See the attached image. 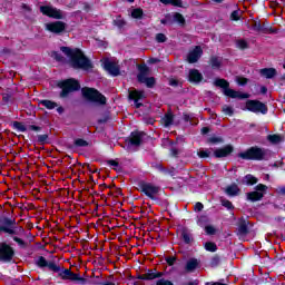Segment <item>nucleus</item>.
I'll list each match as a JSON object with an SVG mask.
<instances>
[{
	"label": "nucleus",
	"mask_w": 285,
	"mask_h": 285,
	"mask_svg": "<svg viewBox=\"0 0 285 285\" xmlns=\"http://www.w3.org/2000/svg\"><path fill=\"white\" fill-rule=\"evenodd\" d=\"M219 264H222V256H219V254H215L209 262V266L210 268H217V266H219Z\"/></svg>",
	"instance_id": "obj_36"
},
{
	"label": "nucleus",
	"mask_w": 285,
	"mask_h": 285,
	"mask_svg": "<svg viewBox=\"0 0 285 285\" xmlns=\"http://www.w3.org/2000/svg\"><path fill=\"white\" fill-rule=\"evenodd\" d=\"M12 129L18 130L19 132H26V130H28V128H26V125H23V122L20 121H13Z\"/></svg>",
	"instance_id": "obj_40"
},
{
	"label": "nucleus",
	"mask_w": 285,
	"mask_h": 285,
	"mask_svg": "<svg viewBox=\"0 0 285 285\" xmlns=\"http://www.w3.org/2000/svg\"><path fill=\"white\" fill-rule=\"evenodd\" d=\"M267 190L268 186L264 184H258L254 187V191H249L246 194V199L247 202H252L253 204H255V202H262Z\"/></svg>",
	"instance_id": "obj_9"
},
{
	"label": "nucleus",
	"mask_w": 285,
	"mask_h": 285,
	"mask_svg": "<svg viewBox=\"0 0 285 285\" xmlns=\"http://www.w3.org/2000/svg\"><path fill=\"white\" fill-rule=\"evenodd\" d=\"M205 233L206 235H215L217 233V229L212 225H207L205 226Z\"/></svg>",
	"instance_id": "obj_53"
},
{
	"label": "nucleus",
	"mask_w": 285,
	"mask_h": 285,
	"mask_svg": "<svg viewBox=\"0 0 285 285\" xmlns=\"http://www.w3.org/2000/svg\"><path fill=\"white\" fill-rule=\"evenodd\" d=\"M204 81V75L199 72L197 69H190L188 75V82L189 83H202Z\"/></svg>",
	"instance_id": "obj_19"
},
{
	"label": "nucleus",
	"mask_w": 285,
	"mask_h": 285,
	"mask_svg": "<svg viewBox=\"0 0 285 285\" xmlns=\"http://www.w3.org/2000/svg\"><path fill=\"white\" fill-rule=\"evenodd\" d=\"M114 26H116L117 28L121 29L126 26V21L121 18V16H118L115 20H114Z\"/></svg>",
	"instance_id": "obj_48"
},
{
	"label": "nucleus",
	"mask_w": 285,
	"mask_h": 285,
	"mask_svg": "<svg viewBox=\"0 0 285 285\" xmlns=\"http://www.w3.org/2000/svg\"><path fill=\"white\" fill-rule=\"evenodd\" d=\"M225 193L229 197H237V195H239V193H240V189H239V186H237V184H232V185L227 186Z\"/></svg>",
	"instance_id": "obj_26"
},
{
	"label": "nucleus",
	"mask_w": 285,
	"mask_h": 285,
	"mask_svg": "<svg viewBox=\"0 0 285 285\" xmlns=\"http://www.w3.org/2000/svg\"><path fill=\"white\" fill-rule=\"evenodd\" d=\"M138 83H145L147 86V88H155V86L157 83V79H155V77L146 76L141 80H138Z\"/></svg>",
	"instance_id": "obj_30"
},
{
	"label": "nucleus",
	"mask_w": 285,
	"mask_h": 285,
	"mask_svg": "<svg viewBox=\"0 0 285 285\" xmlns=\"http://www.w3.org/2000/svg\"><path fill=\"white\" fill-rule=\"evenodd\" d=\"M244 180H245V184L247 186H255V184H257V181H259V179H257V177L250 175V174H247L245 177H244Z\"/></svg>",
	"instance_id": "obj_38"
},
{
	"label": "nucleus",
	"mask_w": 285,
	"mask_h": 285,
	"mask_svg": "<svg viewBox=\"0 0 285 285\" xmlns=\"http://www.w3.org/2000/svg\"><path fill=\"white\" fill-rule=\"evenodd\" d=\"M198 226H208L210 224V218L207 215L199 216L197 220Z\"/></svg>",
	"instance_id": "obj_43"
},
{
	"label": "nucleus",
	"mask_w": 285,
	"mask_h": 285,
	"mask_svg": "<svg viewBox=\"0 0 285 285\" xmlns=\"http://www.w3.org/2000/svg\"><path fill=\"white\" fill-rule=\"evenodd\" d=\"M132 19H144V9L136 8L131 11Z\"/></svg>",
	"instance_id": "obj_41"
},
{
	"label": "nucleus",
	"mask_w": 285,
	"mask_h": 285,
	"mask_svg": "<svg viewBox=\"0 0 285 285\" xmlns=\"http://www.w3.org/2000/svg\"><path fill=\"white\" fill-rule=\"evenodd\" d=\"M195 213H202L204 210V204L202 202H197L194 206Z\"/></svg>",
	"instance_id": "obj_61"
},
{
	"label": "nucleus",
	"mask_w": 285,
	"mask_h": 285,
	"mask_svg": "<svg viewBox=\"0 0 285 285\" xmlns=\"http://www.w3.org/2000/svg\"><path fill=\"white\" fill-rule=\"evenodd\" d=\"M236 83H238V86H246L248 83V78H246V77H237L236 78Z\"/></svg>",
	"instance_id": "obj_57"
},
{
	"label": "nucleus",
	"mask_w": 285,
	"mask_h": 285,
	"mask_svg": "<svg viewBox=\"0 0 285 285\" xmlns=\"http://www.w3.org/2000/svg\"><path fill=\"white\" fill-rule=\"evenodd\" d=\"M53 273H58V276L61 277L65 282H67V279L70 277V274L72 273V269L70 268H66V269H61L59 272H53Z\"/></svg>",
	"instance_id": "obj_37"
},
{
	"label": "nucleus",
	"mask_w": 285,
	"mask_h": 285,
	"mask_svg": "<svg viewBox=\"0 0 285 285\" xmlns=\"http://www.w3.org/2000/svg\"><path fill=\"white\" fill-rule=\"evenodd\" d=\"M40 106H43L45 108H47V110H55V108H57V102L52 101V100H40Z\"/></svg>",
	"instance_id": "obj_34"
},
{
	"label": "nucleus",
	"mask_w": 285,
	"mask_h": 285,
	"mask_svg": "<svg viewBox=\"0 0 285 285\" xmlns=\"http://www.w3.org/2000/svg\"><path fill=\"white\" fill-rule=\"evenodd\" d=\"M165 262L168 266H175V262H177L176 256H166Z\"/></svg>",
	"instance_id": "obj_52"
},
{
	"label": "nucleus",
	"mask_w": 285,
	"mask_h": 285,
	"mask_svg": "<svg viewBox=\"0 0 285 285\" xmlns=\"http://www.w3.org/2000/svg\"><path fill=\"white\" fill-rule=\"evenodd\" d=\"M267 141L276 146L277 144H282V141H284V137H282L279 134H272L267 136Z\"/></svg>",
	"instance_id": "obj_31"
},
{
	"label": "nucleus",
	"mask_w": 285,
	"mask_h": 285,
	"mask_svg": "<svg viewBox=\"0 0 285 285\" xmlns=\"http://www.w3.org/2000/svg\"><path fill=\"white\" fill-rule=\"evenodd\" d=\"M14 258V248L7 243H0V262L10 263Z\"/></svg>",
	"instance_id": "obj_12"
},
{
	"label": "nucleus",
	"mask_w": 285,
	"mask_h": 285,
	"mask_svg": "<svg viewBox=\"0 0 285 285\" xmlns=\"http://www.w3.org/2000/svg\"><path fill=\"white\" fill-rule=\"evenodd\" d=\"M36 266H38V268H49V271H52V273H59V271H61V266L55 264L52 261L48 262L43 256L38 257L36 261Z\"/></svg>",
	"instance_id": "obj_14"
},
{
	"label": "nucleus",
	"mask_w": 285,
	"mask_h": 285,
	"mask_svg": "<svg viewBox=\"0 0 285 285\" xmlns=\"http://www.w3.org/2000/svg\"><path fill=\"white\" fill-rule=\"evenodd\" d=\"M88 146H90V142L86 139L77 138L73 140V144L68 145L67 148H69V150H75V148H88Z\"/></svg>",
	"instance_id": "obj_21"
},
{
	"label": "nucleus",
	"mask_w": 285,
	"mask_h": 285,
	"mask_svg": "<svg viewBox=\"0 0 285 285\" xmlns=\"http://www.w3.org/2000/svg\"><path fill=\"white\" fill-rule=\"evenodd\" d=\"M144 137H146V132L135 130L130 132V136L127 139V142L129 144V146H141L144 141Z\"/></svg>",
	"instance_id": "obj_15"
},
{
	"label": "nucleus",
	"mask_w": 285,
	"mask_h": 285,
	"mask_svg": "<svg viewBox=\"0 0 285 285\" xmlns=\"http://www.w3.org/2000/svg\"><path fill=\"white\" fill-rule=\"evenodd\" d=\"M209 63L213 70H219V68H222V60L217 56H212Z\"/></svg>",
	"instance_id": "obj_33"
},
{
	"label": "nucleus",
	"mask_w": 285,
	"mask_h": 285,
	"mask_svg": "<svg viewBox=\"0 0 285 285\" xmlns=\"http://www.w3.org/2000/svg\"><path fill=\"white\" fill-rule=\"evenodd\" d=\"M13 242H16V244H18L21 248H26L27 244H26V240L17 237V236H13L12 237Z\"/></svg>",
	"instance_id": "obj_56"
},
{
	"label": "nucleus",
	"mask_w": 285,
	"mask_h": 285,
	"mask_svg": "<svg viewBox=\"0 0 285 285\" xmlns=\"http://www.w3.org/2000/svg\"><path fill=\"white\" fill-rule=\"evenodd\" d=\"M202 55H204V49H202V46H196L187 55L188 63H197V61H199V59H202Z\"/></svg>",
	"instance_id": "obj_17"
},
{
	"label": "nucleus",
	"mask_w": 285,
	"mask_h": 285,
	"mask_svg": "<svg viewBox=\"0 0 285 285\" xmlns=\"http://www.w3.org/2000/svg\"><path fill=\"white\" fill-rule=\"evenodd\" d=\"M214 86L216 88H222L225 97H229V99H250V94L236 91L235 89H230V82L224 78H216L214 80Z\"/></svg>",
	"instance_id": "obj_3"
},
{
	"label": "nucleus",
	"mask_w": 285,
	"mask_h": 285,
	"mask_svg": "<svg viewBox=\"0 0 285 285\" xmlns=\"http://www.w3.org/2000/svg\"><path fill=\"white\" fill-rule=\"evenodd\" d=\"M238 233L239 235H248V222L244 218H240L238 222Z\"/></svg>",
	"instance_id": "obj_27"
},
{
	"label": "nucleus",
	"mask_w": 285,
	"mask_h": 285,
	"mask_svg": "<svg viewBox=\"0 0 285 285\" xmlns=\"http://www.w3.org/2000/svg\"><path fill=\"white\" fill-rule=\"evenodd\" d=\"M81 95L83 100L89 104H96V106H106V104H108L106 96L92 87H83Z\"/></svg>",
	"instance_id": "obj_5"
},
{
	"label": "nucleus",
	"mask_w": 285,
	"mask_h": 285,
	"mask_svg": "<svg viewBox=\"0 0 285 285\" xmlns=\"http://www.w3.org/2000/svg\"><path fill=\"white\" fill-rule=\"evenodd\" d=\"M170 157H175V158L179 157V149L173 147L170 149Z\"/></svg>",
	"instance_id": "obj_63"
},
{
	"label": "nucleus",
	"mask_w": 285,
	"mask_h": 285,
	"mask_svg": "<svg viewBox=\"0 0 285 285\" xmlns=\"http://www.w3.org/2000/svg\"><path fill=\"white\" fill-rule=\"evenodd\" d=\"M197 155L200 159H208V157H210V153L208 151V149L200 150L197 153Z\"/></svg>",
	"instance_id": "obj_55"
},
{
	"label": "nucleus",
	"mask_w": 285,
	"mask_h": 285,
	"mask_svg": "<svg viewBox=\"0 0 285 285\" xmlns=\"http://www.w3.org/2000/svg\"><path fill=\"white\" fill-rule=\"evenodd\" d=\"M164 120V126L165 128H168L170 126H173L174 121H175V115L173 114V111H167L163 118Z\"/></svg>",
	"instance_id": "obj_29"
},
{
	"label": "nucleus",
	"mask_w": 285,
	"mask_h": 285,
	"mask_svg": "<svg viewBox=\"0 0 285 285\" xmlns=\"http://www.w3.org/2000/svg\"><path fill=\"white\" fill-rule=\"evenodd\" d=\"M220 204H222V206H224V208H227V210H235V206L228 199H222Z\"/></svg>",
	"instance_id": "obj_49"
},
{
	"label": "nucleus",
	"mask_w": 285,
	"mask_h": 285,
	"mask_svg": "<svg viewBox=\"0 0 285 285\" xmlns=\"http://www.w3.org/2000/svg\"><path fill=\"white\" fill-rule=\"evenodd\" d=\"M204 248L205 250H207L208 253H217V244L214 242H206L204 244Z\"/></svg>",
	"instance_id": "obj_39"
},
{
	"label": "nucleus",
	"mask_w": 285,
	"mask_h": 285,
	"mask_svg": "<svg viewBox=\"0 0 285 285\" xmlns=\"http://www.w3.org/2000/svg\"><path fill=\"white\" fill-rule=\"evenodd\" d=\"M17 228L19 232H17ZM0 233H7L8 235H19V233H26L22 226L17 227V219L8 216L0 217Z\"/></svg>",
	"instance_id": "obj_6"
},
{
	"label": "nucleus",
	"mask_w": 285,
	"mask_h": 285,
	"mask_svg": "<svg viewBox=\"0 0 285 285\" xmlns=\"http://www.w3.org/2000/svg\"><path fill=\"white\" fill-rule=\"evenodd\" d=\"M236 48H238V50H248V41L245 39H238L236 41Z\"/></svg>",
	"instance_id": "obj_42"
},
{
	"label": "nucleus",
	"mask_w": 285,
	"mask_h": 285,
	"mask_svg": "<svg viewBox=\"0 0 285 285\" xmlns=\"http://www.w3.org/2000/svg\"><path fill=\"white\" fill-rule=\"evenodd\" d=\"M57 87L61 90L59 92V98L68 99L72 92H79V90H81V82L75 78H67L58 81Z\"/></svg>",
	"instance_id": "obj_2"
},
{
	"label": "nucleus",
	"mask_w": 285,
	"mask_h": 285,
	"mask_svg": "<svg viewBox=\"0 0 285 285\" xmlns=\"http://www.w3.org/2000/svg\"><path fill=\"white\" fill-rule=\"evenodd\" d=\"M268 28H271L268 22L261 23V32H263V35H268Z\"/></svg>",
	"instance_id": "obj_58"
},
{
	"label": "nucleus",
	"mask_w": 285,
	"mask_h": 285,
	"mask_svg": "<svg viewBox=\"0 0 285 285\" xmlns=\"http://www.w3.org/2000/svg\"><path fill=\"white\" fill-rule=\"evenodd\" d=\"M39 11L43 17H48L49 19H56L57 21L66 19L63 11L53 6H40Z\"/></svg>",
	"instance_id": "obj_8"
},
{
	"label": "nucleus",
	"mask_w": 285,
	"mask_h": 285,
	"mask_svg": "<svg viewBox=\"0 0 285 285\" xmlns=\"http://www.w3.org/2000/svg\"><path fill=\"white\" fill-rule=\"evenodd\" d=\"M138 68V75H137V81H141L145 77H148L150 72V68L146 63L137 65Z\"/></svg>",
	"instance_id": "obj_23"
},
{
	"label": "nucleus",
	"mask_w": 285,
	"mask_h": 285,
	"mask_svg": "<svg viewBox=\"0 0 285 285\" xmlns=\"http://www.w3.org/2000/svg\"><path fill=\"white\" fill-rule=\"evenodd\" d=\"M49 136L47 134L43 135H38V144L40 146H46V144H50V141H48Z\"/></svg>",
	"instance_id": "obj_47"
},
{
	"label": "nucleus",
	"mask_w": 285,
	"mask_h": 285,
	"mask_svg": "<svg viewBox=\"0 0 285 285\" xmlns=\"http://www.w3.org/2000/svg\"><path fill=\"white\" fill-rule=\"evenodd\" d=\"M51 57L59 62H63L65 58L59 53V51H52Z\"/></svg>",
	"instance_id": "obj_54"
},
{
	"label": "nucleus",
	"mask_w": 285,
	"mask_h": 285,
	"mask_svg": "<svg viewBox=\"0 0 285 285\" xmlns=\"http://www.w3.org/2000/svg\"><path fill=\"white\" fill-rule=\"evenodd\" d=\"M160 23L163 26H173V16L170 13H167L164 19L160 20Z\"/></svg>",
	"instance_id": "obj_44"
},
{
	"label": "nucleus",
	"mask_w": 285,
	"mask_h": 285,
	"mask_svg": "<svg viewBox=\"0 0 285 285\" xmlns=\"http://www.w3.org/2000/svg\"><path fill=\"white\" fill-rule=\"evenodd\" d=\"M67 281L69 282H76V284H81V285H86L88 284V279L85 277H81L80 274H76L75 272H71L69 274V278H67Z\"/></svg>",
	"instance_id": "obj_24"
},
{
	"label": "nucleus",
	"mask_w": 285,
	"mask_h": 285,
	"mask_svg": "<svg viewBox=\"0 0 285 285\" xmlns=\"http://www.w3.org/2000/svg\"><path fill=\"white\" fill-rule=\"evenodd\" d=\"M233 153H235V147H233V145H225L223 148L214 150V157L216 159H223L224 157H229Z\"/></svg>",
	"instance_id": "obj_16"
},
{
	"label": "nucleus",
	"mask_w": 285,
	"mask_h": 285,
	"mask_svg": "<svg viewBox=\"0 0 285 285\" xmlns=\"http://www.w3.org/2000/svg\"><path fill=\"white\" fill-rule=\"evenodd\" d=\"M155 39L157 43H166V41H168V37L164 33H157Z\"/></svg>",
	"instance_id": "obj_51"
},
{
	"label": "nucleus",
	"mask_w": 285,
	"mask_h": 285,
	"mask_svg": "<svg viewBox=\"0 0 285 285\" xmlns=\"http://www.w3.org/2000/svg\"><path fill=\"white\" fill-rule=\"evenodd\" d=\"M61 52L66 55L69 59L70 68L73 70H85V72H90L95 65L92 61L83 53V51L79 48H70V47H60Z\"/></svg>",
	"instance_id": "obj_1"
},
{
	"label": "nucleus",
	"mask_w": 285,
	"mask_h": 285,
	"mask_svg": "<svg viewBox=\"0 0 285 285\" xmlns=\"http://www.w3.org/2000/svg\"><path fill=\"white\" fill-rule=\"evenodd\" d=\"M197 266H199V261H197V258H191L187 261L185 271L187 273H193V271H196Z\"/></svg>",
	"instance_id": "obj_28"
},
{
	"label": "nucleus",
	"mask_w": 285,
	"mask_h": 285,
	"mask_svg": "<svg viewBox=\"0 0 285 285\" xmlns=\"http://www.w3.org/2000/svg\"><path fill=\"white\" fill-rule=\"evenodd\" d=\"M246 110L255 115H268V106L259 100H247L245 104Z\"/></svg>",
	"instance_id": "obj_11"
},
{
	"label": "nucleus",
	"mask_w": 285,
	"mask_h": 285,
	"mask_svg": "<svg viewBox=\"0 0 285 285\" xmlns=\"http://www.w3.org/2000/svg\"><path fill=\"white\" fill-rule=\"evenodd\" d=\"M180 239L184 242V244L190 245L195 243V237L193 236V233H190L188 229L184 228L180 233Z\"/></svg>",
	"instance_id": "obj_22"
},
{
	"label": "nucleus",
	"mask_w": 285,
	"mask_h": 285,
	"mask_svg": "<svg viewBox=\"0 0 285 285\" xmlns=\"http://www.w3.org/2000/svg\"><path fill=\"white\" fill-rule=\"evenodd\" d=\"M156 170H158L159 173H164V175H168V169L166 167H164V165L161 164H157L155 166Z\"/></svg>",
	"instance_id": "obj_59"
},
{
	"label": "nucleus",
	"mask_w": 285,
	"mask_h": 285,
	"mask_svg": "<svg viewBox=\"0 0 285 285\" xmlns=\"http://www.w3.org/2000/svg\"><path fill=\"white\" fill-rule=\"evenodd\" d=\"M164 6H174V8H184V1L181 0H164Z\"/></svg>",
	"instance_id": "obj_35"
},
{
	"label": "nucleus",
	"mask_w": 285,
	"mask_h": 285,
	"mask_svg": "<svg viewBox=\"0 0 285 285\" xmlns=\"http://www.w3.org/2000/svg\"><path fill=\"white\" fill-rule=\"evenodd\" d=\"M262 77H265V79H273L274 77H277V69L275 68H263L261 69Z\"/></svg>",
	"instance_id": "obj_25"
},
{
	"label": "nucleus",
	"mask_w": 285,
	"mask_h": 285,
	"mask_svg": "<svg viewBox=\"0 0 285 285\" xmlns=\"http://www.w3.org/2000/svg\"><path fill=\"white\" fill-rule=\"evenodd\" d=\"M104 69L111 75V77H119L121 73L119 66L115 61H110L109 59L104 61Z\"/></svg>",
	"instance_id": "obj_18"
},
{
	"label": "nucleus",
	"mask_w": 285,
	"mask_h": 285,
	"mask_svg": "<svg viewBox=\"0 0 285 285\" xmlns=\"http://www.w3.org/2000/svg\"><path fill=\"white\" fill-rule=\"evenodd\" d=\"M128 99L131 101H141L142 99H146V92L144 90H129Z\"/></svg>",
	"instance_id": "obj_20"
},
{
	"label": "nucleus",
	"mask_w": 285,
	"mask_h": 285,
	"mask_svg": "<svg viewBox=\"0 0 285 285\" xmlns=\"http://www.w3.org/2000/svg\"><path fill=\"white\" fill-rule=\"evenodd\" d=\"M252 30H254V32H262V21L254 20V22L252 24Z\"/></svg>",
	"instance_id": "obj_50"
},
{
	"label": "nucleus",
	"mask_w": 285,
	"mask_h": 285,
	"mask_svg": "<svg viewBox=\"0 0 285 285\" xmlns=\"http://www.w3.org/2000/svg\"><path fill=\"white\" fill-rule=\"evenodd\" d=\"M171 19L174 21V23H178V26H186V18H184V14L179 13V12H175L171 16Z\"/></svg>",
	"instance_id": "obj_32"
},
{
	"label": "nucleus",
	"mask_w": 285,
	"mask_h": 285,
	"mask_svg": "<svg viewBox=\"0 0 285 285\" xmlns=\"http://www.w3.org/2000/svg\"><path fill=\"white\" fill-rule=\"evenodd\" d=\"M169 86H171V88H177V87L181 86V82H179V80H177L175 78H170Z\"/></svg>",
	"instance_id": "obj_60"
},
{
	"label": "nucleus",
	"mask_w": 285,
	"mask_h": 285,
	"mask_svg": "<svg viewBox=\"0 0 285 285\" xmlns=\"http://www.w3.org/2000/svg\"><path fill=\"white\" fill-rule=\"evenodd\" d=\"M180 285H199V279H194L189 282H181Z\"/></svg>",
	"instance_id": "obj_64"
},
{
	"label": "nucleus",
	"mask_w": 285,
	"mask_h": 285,
	"mask_svg": "<svg viewBox=\"0 0 285 285\" xmlns=\"http://www.w3.org/2000/svg\"><path fill=\"white\" fill-rule=\"evenodd\" d=\"M223 112L224 115H226L227 117H233V115H235V109H233V107L228 106V105H224L223 106Z\"/></svg>",
	"instance_id": "obj_46"
},
{
	"label": "nucleus",
	"mask_w": 285,
	"mask_h": 285,
	"mask_svg": "<svg viewBox=\"0 0 285 285\" xmlns=\"http://www.w3.org/2000/svg\"><path fill=\"white\" fill-rule=\"evenodd\" d=\"M138 187L140 188V193H144L146 197L153 199L154 202L157 199L156 195H159V186H155L151 183L139 181Z\"/></svg>",
	"instance_id": "obj_10"
},
{
	"label": "nucleus",
	"mask_w": 285,
	"mask_h": 285,
	"mask_svg": "<svg viewBox=\"0 0 285 285\" xmlns=\"http://www.w3.org/2000/svg\"><path fill=\"white\" fill-rule=\"evenodd\" d=\"M230 20H232V21H239V11L234 10V11L230 13Z\"/></svg>",
	"instance_id": "obj_62"
},
{
	"label": "nucleus",
	"mask_w": 285,
	"mask_h": 285,
	"mask_svg": "<svg viewBox=\"0 0 285 285\" xmlns=\"http://www.w3.org/2000/svg\"><path fill=\"white\" fill-rule=\"evenodd\" d=\"M166 273L157 271V268L146 269L145 273V282L155 281V285H175V283L170 279L164 278Z\"/></svg>",
	"instance_id": "obj_7"
},
{
	"label": "nucleus",
	"mask_w": 285,
	"mask_h": 285,
	"mask_svg": "<svg viewBox=\"0 0 285 285\" xmlns=\"http://www.w3.org/2000/svg\"><path fill=\"white\" fill-rule=\"evenodd\" d=\"M266 155H268L267 149L259 146H253L247 148L245 151L238 153L237 157L245 161H264L266 160Z\"/></svg>",
	"instance_id": "obj_4"
},
{
	"label": "nucleus",
	"mask_w": 285,
	"mask_h": 285,
	"mask_svg": "<svg viewBox=\"0 0 285 285\" xmlns=\"http://www.w3.org/2000/svg\"><path fill=\"white\" fill-rule=\"evenodd\" d=\"M206 144H212V145L224 144V138L213 136L207 139Z\"/></svg>",
	"instance_id": "obj_45"
},
{
	"label": "nucleus",
	"mask_w": 285,
	"mask_h": 285,
	"mask_svg": "<svg viewBox=\"0 0 285 285\" xmlns=\"http://www.w3.org/2000/svg\"><path fill=\"white\" fill-rule=\"evenodd\" d=\"M66 28H68V24L60 20L48 22L45 27L47 32H51V35H63V32H66Z\"/></svg>",
	"instance_id": "obj_13"
}]
</instances>
